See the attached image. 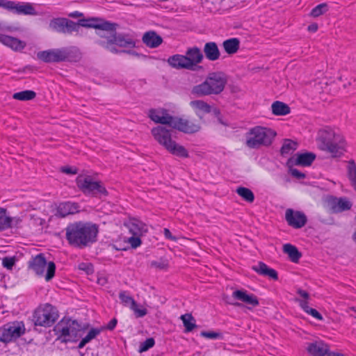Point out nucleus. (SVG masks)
Listing matches in <instances>:
<instances>
[{"instance_id": "1", "label": "nucleus", "mask_w": 356, "mask_h": 356, "mask_svg": "<svg viewBox=\"0 0 356 356\" xmlns=\"http://www.w3.org/2000/svg\"><path fill=\"white\" fill-rule=\"evenodd\" d=\"M98 227L91 222L82 221L70 224L66 227V238L76 248H82L96 241Z\"/></svg>"}, {"instance_id": "2", "label": "nucleus", "mask_w": 356, "mask_h": 356, "mask_svg": "<svg viewBox=\"0 0 356 356\" xmlns=\"http://www.w3.org/2000/svg\"><path fill=\"white\" fill-rule=\"evenodd\" d=\"M316 140L319 149L330 154L332 157H339L345 151L343 137L331 128L319 130Z\"/></svg>"}, {"instance_id": "3", "label": "nucleus", "mask_w": 356, "mask_h": 356, "mask_svg": "<svg viewBox=\"0 0 356 356\" xmlns=\"http://www.w3.org/2000/svg\"><path fill=\"white\" fill-rule=\"evenodd\" d=\"M227 83V76L225 73L211 72L202 83L193 87L191 93L197 97L219 95L224 90Z\"/></svg>"}, {"instance_id": "4", "label": "nucleus", "mask_w": 356, "mask_h": 356, "mask_svg": "<svg viewBox=\"0 0 356 356\" xmlns=\"http://www.w3.org/2000/svg\"><path fill=\"white\" fill-rule=\"evenodd\" d=\"M154 139L170 153L179 157L188 158V152L182 145L172 140L171 131L162 126L154 127L151 131Z\"/></svg>"}, {"instance_id": "5", "label": "nucleus", "mask_w": 356, "mask_h": 356, "mask_svg": "<svg viewBox=\"0 0 356 356\" xmlns=\"http://www.w3.org/2000/svg\"><path fill=\"white\" fill-rule=\"evenodd\" d=\"M276 133L271 129L260 126L254 127L246 134L245 145L250 149H259L262 146L270 145Z\"/></svg>"}, {"instance_id": "6", "label": "nucleus", "mask_w": 356, "mask_h": 356, "mask_svg": "<svg viewBox=\"0 0 356 356\" xmlns=\"http://www.w3.org/2000/svg\"><path fill=\"white\" fill-rule=\"evenodd\" d=\"M57 339L61 342H74L81 336V327L77 321L63 319L54 327Z\"/></svg>"}, {"instance_id": "7", "label": "nucleus", "mask_w": 356, "mask_h": 356, "mask_svg": "<svg viewBox=\"0 0 356 356\" xmlns=\"http://www.w3.org/2000/svg\"><path fill=\"white\" fill-rule=\"evenodd\" d=\"M47 268L45 275L46 281H50L55 275L56 265L53 261L47 262L42 254H39L29 261V268L38 276L44 275V269Z\"/></svg>"}, {"instance_id": "8", "label": "nucleus", "mask_w": 356, "mask_h": 356, "mask_svg": "<svg viewBox=\"0 0 356 356\" xmlns=\"http://www.w3.org/2000/svg\"><path fill=\"white\" fill-rule=\"evenodd\" d=\"M58 317L57 311L50 304L37 308L33 316L34 324L38 326L50 327Z\"/></svg>"}, {"instance_id": "9", "label": "nucleus", "mask_w": 356, "mask_h": 356, "mask_svg": "<svg viewBox=\"0 0 356 356\" xmlns=\"http://www.w3.org/2000/svg\"><path fill=\"white\" fill-rule=\"evenodd\" d=\"M76 181L78 188L86 195L92 196L107 195V191L101 182L94 181L90 176L79 175Z\"/></svg>"}, {"instance_id": "10", "label": "nucleus", "mask_w": 356, "mask_h": 356, "mask_svg": "<svg viewBox=\"0 0 356 356\" xmlns=\"http://www.w3.org/2000/svg\"><path fill=\"white\" fill-rule=\"evenodd\" d=\"M25 332L24 325L22 322L15 321L7 324L0 331V341L8 343L21 337Z\"/></svg>"}, {"instance_id": "11", "label": "nucleus", "mask_w": 356, "mask_h": 356, "mask_svg": "<svg viewBox=\"0 0 356 356\" xmlns=\"http://www.w3.org/2000/svg\"><path fill=\"white\" fill-rule=\"evenodd\" d=\"M51 30L63 33H72L79 31V24L65 18H55L50 21Z\"/></svg>"}, {"instance_id": "12", "label": "nucleus", "mask_w": 356, "mask_h": 356, "mask_svg": "<svg viewBox=\"0 0 356 356\" xmlns=\"http://www.w3.org/2000/svg\"><path fill=\"white\" fill-rule=\"evenodd\" d=\"M285 220L293 228L300 229L304 227L307 221L305 214L299 211L287 209L285 212Z\"/></svg>"}, {"instance_id": "13", "label": "nucleus", "mask_w": 356, "mask_h": 356, "mask_svg": "<svg viewBox=\"0 0 356 356\" xmlns=\"http://www.w3.org/2000/svg\"><path fill=\"white\" fill-rule=\"evenodd\" d=\"M77 24H79V28L83 26L110 31H113L116 29L115 24L110 23L99 18L83 19L79 20Z\"/></svg>"}, {"instance_id": "14", "label": "nucleus", "mask_w": 356, "mask_h": 356, "mask_svg": "<svg viewBox=\"0 0 356 356\" xmlns=\"http://www.w3.org/2000/svg\"><path fill=\"white\" fill-rule=\"evenodd\" d=\"M172 129L185 134H194L200 130V125L186 119L175 117L171 124Z\"/></svg>"}, {"instance_id": "15", "label": "nucleus", "mask_w": 356, "mask_h": 356, "mask_svg": "<svg viewBox=\"0 0 356 356\" xmlns=\"http://www.w3.org/2000/svg\"><path fill=\"white\" fill-rule=\"evenodd\" d=\"M149 118L155 123L167 124L171 127L174 120L173 116L168 113V111L164 108H152L148 113Z\"/></svg>"}, {"instance_id": "16", "label": "nucleus", "mask_w": 356, "mask_h": 356, "mask_svg": "<svg viewBox=\"0 0 356 356\" xmlns=\"http://www.w3.org/2000/svg\"><path fill=\"white\" fill-rule=\"evenodd\" d=\"M328 205L332 213H337L350 210L353 204L347 197H332L328 200Z\"/></svg>"}, {"instance_id": "17", "label": "nucleus", "mask_w": 356, "mask_h": 356, "mask_svg": "<svg viewBox=\"0 0 356 356\" xmlns=\"http://www.w3.org/2000/svg\"><path fill=\"white\" fill-rule=\"evenodd\" d=\"M190 106L193 108L195 114L200 118L205 114L213 112L216 115L220 114V111L216 108H212L208 103L203 100L197 99L191 101Z\"/></svg>"}, {"instance_id": "18", "label": "nucleus", "mask_w": 356, "mask_h": 356, "mask_svg": "<svg viewBox=\"0 0 356 356\" xmlns=\"http://www.w3.org/2000/svg\"><path fill=\"white\" fill-rule=\"evenodd\" d=\"M37 58L44 63L63 62L62 48L39 51L37 53Z\"/></svg>"}, {"instance_id": "19", "label": "nucleus", "mask_w": 356, "mask_h": 356, "mask_svg": "<svg viewBox=\"0 0 356 356\" xmlns=\"http://www.w3.org/2000/svg\"><path fill=\"white\" fill-rule=\"evenodd\" d=\"M232 297L235 300L241 301L252 307H257L259 304L257 297L252 293H248L245 290L234 291Z\"/></svg>"}, {"instance_id": "20", "label": "nucleus", "mask_w": 356, "mask_h": 356, "mask_svg": "<svg viewBox=\"0 0 356 356\" xmlns=\"http://www.w3.org/2000/svg\"><path fill=\"white\" fill-rule=\"evenodd\" d=\"M307 350L313 356H325L328 353L329 346L322 341H316L308 343Z\"/></svg>"}, {"instance_id": "21", "label": "nucleus", "mask_w": 356, "mask_h": 356, "mask_svg": "<svg viewBox=\"0 0 356 356\" xmlns=\"http://www.w3.org/2000/svg\"><path fill=\"white\" fill-rule=\"evenodd\" d=\"M79 211V206L78 205V204L70 202H66L60 203L58 205L56 215L61 218H65L68 215L78 213Z\"/></svg>"}, {"instance_id": "22", "label": "nucleus", "mask_w": 356, "mask_h": 356, "mask_svg": "<svg viewBox=\"0 0 356 356\" xmlns=\"http://www.w3.org/2000/svg\"><path fill=\"white\" fill-rule=\"evenodd\" d=\"M111 41L120 47L134 48L136 47L135 40L129 35L114 34L111 35Z\"/></svg>"}, {"instance_id": "23", "label": "nucleus", "mask_w": 356, "mask_h": 356, "mask_svg": "<svg viewBox=\"0 0 356 356\" xmlns=\"http://www.w3.org/2000/svg\"><path fill=\"white\" fill-rule=\"evenodd\" d=\"M252 270L260 275L268 277L273 280L278 279V275L275 270L269 268L265 263L259 261L257 265L252 266Z\"/></svg>"}, {"instance_id": "24", "label": "nucleus", "mask_w": 356, "mask_h": 356, "mask_svg": "<svg viewBox=\"0 0 356 356\" xmlns=\"http://www.w3.org/2000/svg\"><path fill=\"white\" fill-rule=\"evenodd\" d=\"M168 62L170 66L176 69L193 70L190 65V62L186 56L176 54L170 56Z\"/></svg>"}, {"instance_id": "25", "label": "nucleus", "mask_w": 356, "mask_h": 356, "mask_svg": "<svg viewBox=\"0 0 356 356\" xmlns=\"http://www.w3.org/2000/svg\"><path fill=\"white\" fill-rule=\"evenodd\" d=\"M0 42L15 51L25 47V43L22 40L2 33H0Z\"/></svg>"}, {"instance_id": "26", "label": "nucleus", "mask_w": 356, "mask_h": 356, "mask_svg": "<svg viewBox=\"0 0 356 356\" xmlns=\"http://www.w3.org/2000/svg\"><path fill=\"white\" fill-rule=\"evenodd\" d=\"M127 227L132 236H141L147 232V225L143 222L136 219L131 220L127 224Z\"/></svg>"}, {"instance_id": "27", "label": "nucleus", "mask_w": 356, "mask_h": 356, "mask_svg": "<svg viewBox=\"0 0 356 356\" xmlns=\"http://www.w3.org/2000/svg\"><path fill=\"white\" fill-rule=\"evenodd\" d=\"M81 54L75 47L62 48L63 61L77 62L80 60Z\"/></svg>"}, {"instance_id": "28", "label": "nucleus", "mask_w": 356, "mask_h": 356, "mask_svg": "<svg viewBox=\"0 0 356 356\" xmlns=\"http://www.w3.org/2000/svg\"><path fill=\"white\" fill-rule=\"evenodd\" d=\"M203 51L206 58L211 61H215L220 58V50L217 44L214 42H207L204 44Z\"/></svg>"}, {"instance_id": "29", "label": "nucleus", "mask_w": 356, "mask_h": 356, "mask_svg": "<svg viewBox=\"0 0 356 356\" xmlns=\"http://www.w3.org/2000/svg\"><path fill=\"white\" fill-rule=\"evenodd\" d=\"M186 57L191 63L190 65L193 70L194 67L201 63L203 59V55L200 49L197 47L189 48L186 52Z\"/></svg>"}, {"instance_id": "30", "label": "nucleus", "mask_w": 356, "mask_h": 356, "mask_svg": "<svg viewBox=\"0 0 356 356\" xmlns=\"http://www.w3.org/2000/svg\"><path fill=\"white\" fill-rule=\"evenodd\" d=\"M142 40L144 44L151 48L159 47L163 42L162 38L154 31L146 32L143 35Z\"/></svg>"}, {"instance_id": "31", "label": "nucleus", "mask_w": 356, "mask_h": 356, "mask_svg": "<svg viewBox=\"0 0 356 356\" xmlns=\"http://www.w3.org/2000/svg\"><path fill=\"white\" fill-rule=\"evenodd\" d=\"M13 13L18 15H36L37 13L33 6L29 3H16Z\"/></svg>"}, {"instance_id": "32", "label": "nucleus", "mask_w": 356, "mask_h": 356, "mask_svg": "<svg viewBox=\"0 0 356 356\" xmlns=\"http://www.w3.org/2000/svg\"><path fill=\"white\" fill-rule=\"evenodd\" d=\"M283 252L289 256L291 261L295 263H297L302 256L298 248L290 243L283 245Z\"/></svg>"}, {"instance_id": "33", "label": "nucleus", "mask_w": 356, "mask_h": 356, "mask_svg": "<svg viewBox=\"0 0 356 356\" xmlns=\"http://www.w3.org/2000/svg\"><path fill=\"white\" fill-rule=\"evenodd\" d=\"M272 113L275 115H286L291 111L290 107L285 103L276 101L271 105Z\"/></svg>"}, {"instance_id": "34", "label": "nucleus", "mask_w": 356, "mask_h": 356, "mask_svg": "<svg viewBox=\"0 0 356 356\" xmlns=\"http://www.w3.org/2000/svg\"><path fill=\"white\" fill-rule=\"evenodd\" d=\"M316 155L312 152L298 154L295 164L298 165L309 166L314 161Z\"/></svg>"}, {"instance_id": "35", "label": "nucleus", "mask_w": 356, "mask_h": 356, "mask_svg": "<svg viewBox=\"0 0 356 356\" xmlns=\"http://www.w3.org/2000/svg\"><path fill=\"white\" fill-rule=\"evenodd\" d=\"M240 42L237 38H230L223 42L222 46L228 54H234L239 49Z\"/></svg>"}, {"instance_id": "36", "label": "nucleus", "mask_w": 356, "mask_h": 356, "mask_svg": "<svg viewBox=\"0 0 356 356\" xmlns=\"http://www.w3.org/2000/svg\"><path fill=\"white\" fill-rule=\"evenodd\" d=\"M13 218L6 216V210L0 208V231L11 227Z\"/></svg>"}, {"instance_id": "37", "label": "nucleus", "mask_w": 356, "mask_h": 356, "mask_svg": "<svg viewBox=\"0 0 356 356\" xmlns=\"http://www.w3.org/2000/svg\"><path fill=\"white\" fill-rule=\"evenodd\" d=\"M36 93L34 91L27 90L14 93L13 97L20 101H28L34 99Z\"/></svg>"}, {"instance_id": "38", "label": "nucleus", "mask_w": 356, "mask_h": 356, "mask_svg": "<svg viewBox=\"0 0 356 356\" xmlns=\"http://www.w3.org/2000/svg\"><path fill=\"white\" fill-rule=\"evenodd\" d=\"M119 298L124 306L129 307L130 309H134L133 307L136 306V302L125 291L120 292Z\"/></svg>"}, {"instance_id": "39", "label": "nucleus", "mask_w": 356, "mask_h": 356, "mask_svg": "<svg viewBox=\"0 0 356 356\" xmlns=\"http://www.w3.org/2000/svg\"><path fill=\"white\" fill-rule=\"evenodd\" d=\"M297 148V143L294 141L286 139L284 140L282 147L281 148V154L286 155L291 154Z\"/></svg>"}, {"instance_id": "40", "label": "nucleus", "mask_w": 356, "mask_h": 356, "mask_svg": "<svg viewBox=\"0 0 356 356\" xmlns=\"http://www.w3.org/2000/svg\"><path fill=\"white\" fill-rule=\"evenodd\" d=\"M236 193L238 195L243 197L245 201L248 202H252L254 200V195L252 191L245 187H238L236 189Z\"/></svg>"}, {"instance_id": "41", "label": "nucleus", "mask_w": 356, "mask_h": 356, "mask_svg": "<svg viewBox=\"0 0 356 356\" xmlns=\"http://www.w3.org/2000/svg\"><path fill=\"white\" fill-rule=\"evenodd\" d=\"M348 177L353 188L356 186V165L354 161H350L348 165Z\"/></svg>"}, {"instance_id": "42", "label": "nucleus", "mask_w": 356, "mask_h": 356, "mask_svg": "<svg viewBox=\"0 0 356 356\" xmlns=\"http://www.w3.org/2000/svg\"><path fill=\"white\" fill-rule=\"evenodd\" d=\"M181 319L182 320L183 324L187 332H191L195 327L196 325L193 323L195 320L191 314H186L181 315Z\"/></svg>"}, {"instance_id": "43", "label": "nucleus", "mask_w": 356, "mask_h": 356, "mask_svg": "<svg viewBox=\"0 0 356 356\" xmlns=\"http://www.w3.org/2000/svg\"><path fill=\"white\" fill-rule=\"evenodd\" d=\"M328 10V6L325 3H322L315 6L310 13V15L317 17L325 13Z\"/></svg>"}, {"instance_id": "44", "label": "nucleus", "mask_w": 356, "mask_h": 356, "mask_svg": "<svg viewBox=\"0 0 356 356\" xmlns=\"http://www.w3.org/2000/svg\"><path fill=\"white\" fill-rule=\"evenodd\" d=\"M99 44L113 54H118V53L123 52L122 51L118 50L114 46V44H115L111 41V36L108 39V40L106 42L101 41L99 42Z\"/></svg>"}, {"instance_id": "45", "label": "nucleus", "mask_w": 356, "mask_h": 356, "mask_svg": "<svg viewBox=\"0 0 356 356\" xmlns=\"http://www.w3.org/2000/svg\"><path fill=\"white\" fill-rule=\"evenodd\" d=\"M155 341L153 338H148L145 341L141 343L140 346V352H145L152 348L154 346Z\"/></svg>"}, {"instance_id": "46", "label": "nucleus", "mask_w": 356, "mask_h": 356, "mask_svg": "<svg viewBox=\"0 0 356 356\" xmlns=\"http://www.w3.org/2000/svg\"><path fill=\"white\" fill-rule=\"evenodd\" d=\"M17 261V259L15 257H4L2 260V265L4 268L8 270H12Z\"/></svg>"}, {"instance_id": "47", "label": "nucleus", "mask_w": 356, "mask_h": 356, "mask_svg": "<svg viewBox=\"0 0 356 356\" xmlns=\"http://www.w3.org/2000/svg\"><path fill=\"white\" fill-rule=\"evenodd\" d=\"M101 331H102V329L92 328L90 330V331L88 332L87 335L85 337H83V339L87 343H89L93 339H95L97 335H99L100 334Z\"/></svg>"}, {"instance_id": "48", "label": "nucleus", "mask_w": 356, "mask_h": 356, "mask_svg": "<svg viewBox=\"0 0 356 356\" xmlns=\"http://www.w3.org/2000/svg\"><path fill=\"white\" fill-rule=\"evenodd\" d=\"M15 2L8 0H0V7L6 10L13 13L15 9Z\"/></svg>"}, {"instance_id": "49", "label": "nucleus", "mask_w": 356, "mask_h": 356, "mask_svg": "<svg viewBox=\"0 0 356 356\" xmlns=\"http://www.w3.org/2000/svg\"><path fill=\"white\" fill-rule=\"evenodd\" d=\"M128 242L133 248H136L141 245L140 236H132L128 238Z\"/></svg>"}, {"instance_id": "50", "label": "nucleus", "mask_w": 356, "mask_h": 356, "mask_svg": "<svg viewBox=\"0 0 356 356\" xmlns=\"http://www.w3.org/2000/svg\"><path fill=\"white\" fill-rule=\"evenodd\" d=\"M201 334L202 336L211 339L222 338V334L216 332H202Z\"/></svg>"}, {"instance_id": "51", "label": "nucleus", "mask_w": 356, "mask_h": 356, "mask_svg": "<svg viewBox=\"0 0 356 356\" xmlns=\"http://www.w3.org/2000/svg\"><path fill=\"white\" fill-rule=\"evenodd\" d=\"M62 172L67 175H76L78 172V170L76 168L64 166L60 168Z\"/></svg>"}, {"instance_id": "52", "label": "nucleus", "mask_w": 356, "mask_h": 356, "mask_svg": "<svg viewBox=\"0 0 356 356\" xmlns=\"http://www.w3.org/2000/svg\"><path fill=\"white\" fill-rule=\"evenodd\" d=\"M306 313L310 314L318 320H323L322 315L315 309L309 308Z\"/></svg>"}, {"instance_id": "53", "label": "nucleus", "mask_w": 356, "mask_h": 356, "mask_svg": "<svg viewBox=\"0 0 356 356\" xmlns=\"http://www.w3.org/2000/svg\"><path fill=\"white\" fill-rule=\"evenodd\" d=\"M296 301L299 302L300 307L306 312L310 308L308 305V300H300V298H296Z\"/></svg>"}, {"instance_id": "54", "label": "nucleus", "mask_w": 356, "mask_h": 356, "mask_svg": "<svg viewBox=\"0 0 356 356\" xmlns=\"http://www.w3.org/2000/svg\"><path fill=\"white\" fill-rule=\"evenodd\" d=\"M290 172L291 175L297 179H303L305 177V175L301 172H300L296 168H291L290 169Z\"/></svg>"}, {"instance_id": "55", "label": "nucleus", "mask_w": 356, "mask_h": 356, "mask_svg": "<svg viewBox=\"0 0 356 356\" xmlns=\"http://www.w3.org/2000/svg\"><path fill=\"white\" fill-rule=\"evenodd\" d=\"M79 269L86 271L88 274L92 273V266L86 263H81L79 264Z\"/></svg>"}, {"instance_id": "56", "label": "nucleus", "mask_w": 356, "mask_h": 356, "mask_svg": "<svg viewBox=\"0 0 356 356\" xmlns=\"http://www.w3.org/2000/svg\"><path fill=\"white\" fill-rule=\"evenodd\" d=\"M151 266L158 269H164L166 268L167 264L163 261H152L151 263Z\"/></svg>"}, {"instance_id": "57", "label": "nucleus", "mask_w": 356, "mask_h": 356, "mask_svg": "<svg viewBox=\"0 0 356 356\" xmlns=\"http://www.w3.org/2000/svg\"><path fill=\"white\" fill-rule=\"evenodd\" d=\"M134 309H131L133 310L138 317H143L147 314V310L145 309H138L137 305L133 307Z\"/></svg>"}, {"instance_id": "58", "label": "nucleus", "mask_w": 356, "mask_h": 356, "mask_svg": "<svg viewBox=\"0 0 356 356\" xmlns=\"http://www.w3.org/2000/svg\"><path fill=\"white\" fill-rule=\"evenodd\" d=\"M297 293L300 296V298H302L301 300L309 299V294L306 291H304L301 289H298L297 290Z\"/></svg>"}, {"instance_id": "59", "label": "nucleus", "mask_w": 356, "mask_h": 356, "mask_svg": "<svg viewBox=\"0 0 356 356\" xmlns=\"http://www.w3.org/2000/svg\"><path fill=\"white\" fill-rule=\"evenodd\" d=\"M117 323H118L117 319L113 318L112 320L110 321V322L106 325V329H108L109 330H113L115 327Z\"/></svg>"}, {"instance_id": "60", "label": "nucleus", "mask_w": 356, "mask_h": 356, "mask_svg": "<svg viewBox=\"0 0 356 356\" xmlns=\"http://www.w3.org/2000/svg\"><path fill=\"white\" fill-rule=\"evenodd\" d=\"M163 234L166 238H168V239H170L172 241L176 240V238L172 235L170 231L168 229L165 228L163 230Z\"/></svg>"}, {"instance_id": "61", "label": "nucleus", "mask_w": 356, "mask_h": 356, "mask_svg": "<svg viewBox=\"0 0 356 356\" xmlns=\"http://www.w3.org/2000/svg\"><path fill=\"white\" fill-rule=\"evenodd\" d=\"M318 30V25L316 24H310L308 26V31L311 32H316Z\"/></svg>"}, {"instance_id": "62", "label": "nucleus", "mask_w": 356, "mask_h": 356, "mask_svg": "<svg viewBox=\"0 0 356 356\" xmlns=\"http://www.w3.org/2000/svg\"><path fill=\"white\" fill-rule=\"evenodd\" d=\"M12 28L8 26L3 25L0 23V31H10Z\"/></svg>"}, {"instance_id": "63", "label": "nucleus", "mask_w": 356, "mask_h": 356, "mask_svg": "<svg viewBox=\"0 0 356 356\" xmlns=\"http://www.w3.org/2000/svg\"><path fill=\"white\" fill-rule=\"evenodd\" d=\"M88 343L83 338L78 345V348H83Z\"/></svg>"}, {"instance_id": "64", "label": "nucleus", "mask_w": 356, "mask_h": 356, "mask_svg": "<svg viewBox=\"0 0 356 356\" xmlns=\"http://www.w3.org/2000/svg\"><path fill=\"white\" fill-rule=\"evenodd\" d=\"M327 356H344L343 354L341 353H327Z\"/></svg>"}]
</instances>
